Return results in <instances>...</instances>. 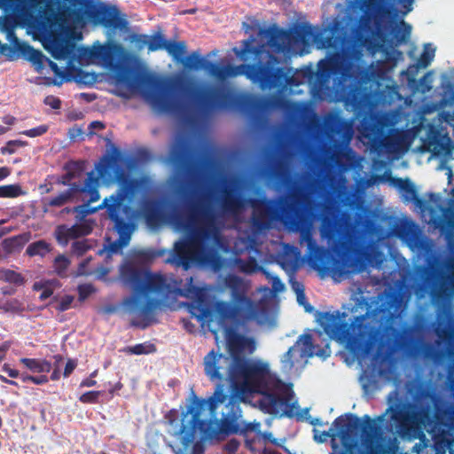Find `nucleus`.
Wrapping results in <instances>:
<instances>
[{
  "label": "nucleus",
  "mask_w": 454,
  "mask_h": 454,
  "mask_svg": "<svg viewBox=\"0 0 454 454\" xmlns=\"http://www.w3.org/2000/svg\"><path fill=\"white\" fill-rule=\"evenodd\" d=\"M286 194L278 199L245 198L232 184L224 182L217 200L223 214L236 215L247 203L252 207L251 223L259 231L269 230L274 222H281L289 231L300 233V245L306 244L309 264L320 273L359 271L372 258V244L363 235L354 232V225L346 211L325 206L320 218V234L331 245L333 253L319 246L313 231L304 225L309 195L316 188V180L307 173L292 175L285 165L271 171Z\"/></svg>",
  "instance_id": "1"
},
{
  "label": "nucleus",
  "mask_w": 454,
  "mask_h": 454,
  "mask_svg": "<svg viewBox=\"0 0 454 454\" xmlns=\"http://www.w3.org/2000/svg\"><path fill=\"white\" fill-rule=\"evenodd\" d=\"M270 372L267 363L258 359L247 358L239 353L234 356L233 380L231 385V395L228 398L224 411H222V418L204 420L200 418V410L205 404V401H199L196 397L194 402L197 407H190L192 414L191 427L186 433L187 436H192L195 431L200 430L205 437L214 438L219 434L225 435L232 434H247L249 432H255L260 423L239 421L241 417L240 401L245 399L248 394L257 393L265 395L266 408L269 413L278 414L285 407L284 416L294 417V403H290V399L281 396L276 393H270Z\"/></svg>",
  "instance_id": "2"
},
{
  "label": "nucleus",
  "mask_w": 454,
  "mask_h": 454,
  "mask_svg": "<svg viewBox=\"0 0 454 454\" xmlns=\"http://www.w3.org/2000/svg\"><path fill=\"white\" fill-rule=\"evenodd\" d=\"M433 418L429 408L416 410L411 403L397 400L376 419L364 415L362 422L355 414L340 415L328 431L323 432V435L340 439L343 447L340 454H380L385 451L387 443L381 427L385 421L387 433L411 440L419 437L422 427L431 422Z\"/></svg>",
  "instance_id": "3"
},
{
  "label": "nucleus",
  "mask_w": 454,
  "mask_h": 454,
  "mask_svg": "<svg viewBox=\"0 0 454 454\" xmlns=\"http://www.w3.org/2000/svg\"><path fill=\"white\" fill-rule=\"evenodd\" d=\"M117 79L165 114H176L181 111L183 105L177 93L207 114L239 109L246 102L245 96L231 86L208 83L199 87L184 77L166 82L152 74L126 67L120 69Z\"/></svg>",
  "instance_id": "4"
},
{
  "label": "nucleus",
  "mask_w": 454,
  "mask_h": 454,
  "mask_svg": "<svg viewBox=\"0 0 454 454\" xmlns=\"http://www.w3.org/2000/svg\"><path fill=\"white\" fill-rule=\"evenodd\" d=\"M121 160V154L114 147L112 153L105 154L96 165L97 173L91 170L87 174L84 184H68L70 187L65 191L69 192V198L72 200L79 194H86L88 203H92L99 200L100 180L105 184L115 182L119 184L115 192L106 197L98 206V207H106L107 217L113 223V231L118 234V239L115 240L107 239L108 245L106 249L109 254H117L129 244L136 230V223L129 215V206L124 202H133L145 189V182L142 178L129 177L126 175L123 168L119 164Z\"/></svg>",
  "instance_id": "5"
},
{
  "label": "nucleus",
  "mask_w": 454,
  "mask_h": 454,
  "mask_svg": "<svg viewBox=\"0 0 454 454\" xmlns=\"http://www.w3.org/2000/svg\"><path fill=\"white\" fill-rule=\"evenodd\" d=\"M120 277L123 284L128 286L132 294L125 297L121 305L133 316L130 325L145 329L156 322V310L163 301L157 298H148L145 301L143 296L157 294L167 296L174 294L191 299L198 303L197 309L200 311V317L207 316V309L202 306L205 300V294L202 288L193 284L192 277L186 279L185 284L181 286L182 279H172L171 282L161 274L152 273L149 270L137 267L132 263H126L120 270Z\"/></svg>",
  "instance_id": "6"
},
{
  "label": "nucleus",
  "mask_w": 454,
  "mask_h": 454,
  "mask_svg": "<svg viewBox=\"0 0 454 454\" xmlns=\"http://www.w3.org/2000/svg\"><path fill=\"white\" fill-rule=\"evenodd\" d=\"M320 47L330 50L329 55L317 64V71L308 69L309 76L316 75L320 84L328 82L333 75L338 77V85L347 106L354 111L367 106L369 91L367 82L369 74L350 59L351 40L344 27L335 22L325 37L316 39Z\"/></svg>",
  "instance_id": "7"
},
{
  "label": "nucleus",
  "mask_w": 454,
  "mask_h": 454,
  "mask_svg": "<svg viewBox=\"0 0 454 454\" xmlns=\"http://www.w3.org/2000/svg\"><path fill=\"white\" fill-rule=\"evenodd\" d=\"M176 193L183 200V207H175L170 213V223L178 230L187 231V240H179L175 244L172 262L188 270L193 262L209 264L215 255L207 251L204 241L211 235L216 220V214L204 200H194L185 185H180Z\"/></svg>",
  "instance_id": "8"
},
{
  "label": "nucleus",
  "mask_w": 454,
  "mask_h": 454,
  "mask_svg": "<svg viewBox=\"0 0 454 454\" xmlns=\"http://www.w3.org/2000/svg\"><path fill=\"white\" fill-rule=\"evenodd\" d=\"M258 35L265 42L254 45L255 38L250 35L247 39L241 41L239 48L233 49L237 58L244 63L238 66L228 65V71L229 77L244 75L252 82L259 84L263 90L270 52H289L299 43L310 38L313 35V29L310 26H303L292 30L273 24L268 27L260 28Z\"/></svg>",
  "instance_id": "9"
},
{
  "label": "nucleus",
  "mask_w": 454,
  "mask_h": 454,
  "mask_svg": "<svg viewBox=\"0 0 454 454\" xmlns=\"http://www.w3.org/2000/svg\"><path fill=\"white\" fill-rule=\"evenodd\" d=\"M413 247L424 256V264L414 267L417 278L431 289L433 301L438 304L450 301L454 297V275L448 274L446 270L454 268V259L446 263L435 251L432 240L425 237L415 238Z\"/></svg>",
  "instance_id": "10"
},
{
  "label": "nucleus",
  "mask_w": 454,
  "mask_h": 454,
  "mask_svg": "<svg viewBox=\"0 0 454 454\" xmlns=\"http://www.w3.org/2000/svg\"><path fill=\"white\" fill-rule=\"evenodd\" d=\"M246 348L251 352L254 350V339L237 335L229 340L230 356L212 349L203 358L204 373L216 385L213 395L208 398V409L212 416H215L218 405L229 398L224 387H231L233 380L234 356H239L240 351Z\"/></svg>",
  "instance_id": "11"
},
{
  "label": "nucleus",
  "mask_w": 454,
  "mask_h": 454,
  "mask_svg": "<svg viewBox=\"0 0 454 454\" xmlns=\"http://www.w3.org/2000/svg\"><path fill=\"white\" fill-rule=\"evenodd\" d=\"M347 317L345 312H319L317 321L324 332L333 340L346 342L348 349L356 355H366L372 347L376 330L366 322L368 313L355 317L351 324L341 319Z\"/></svg>",
  "instance_id": "12"
},
{
  "label": "nucleus",
  "mask_w": 454,
  "mask_h": 454,
  "mask_svg": "<svg viewBox=\"0 0 454 454\" xmlns=\"http://www.w3.org/2000/svg\"><path fill=\"white\" fill-rule=\"evenodd\" d=\"M170 161L176 170L187 178L189 186L197 188L205 179L211 167V160L206 155L196 154L185 144L176 145L170 152Z\"/></svg>",
  "instance_id": "13"
},
{
  "label": "nucleus",
  "mask_w": 454,
  "mask_h": 454,
  "mask_svg": "<svg viewBox=\"0 0 454 454\" xmlns=\"http://www.w3.org/2000/svg\"><path fill=\"white\" fill-rule=\"evenodd\" d=\"M395 0H361L363 14L359 20L361 29L369 32L374 26L380 39L386 42L389 36V27L385 18L392 13V4Z\"/></svg>",
  "instance_id": "14"
},
{
  "label": "nucleus",
  "mask_w": 454,
  "mask_h": 454,
  "mask_svg": "<svg viewBox=\"0 0 454 454\" xmlns=\"http://www.w3.org/2000/svg\"><path fill=\"white\" fill-rule=\"evenodd\" d=\"M364 137L369 140L371 150L379 155H382L384 153L393 154L401 150L405 151L410 146L406 131L391 129L387 133L384 127L380 124H372Z\"/></svg>",
  "instance_id": "15"
},
{
  "label": "nucleus",
  "mask_w": 454,
  "mask_h": 454,
  "mask_svg": "<svg viewBox=\"0 0 454 454\" xmlns=\"http://www.w3.org/2000/svg\"><path fill=\"white\" fill-rule=\"evenodd\" d=\"M286 53L270 52L268 57V66L266 70L263 90L277 89L282 90L287 86H299L301 82L295 76V72L292 67H280L282 59L278 55H287Z\"/></svg>",
  "instance_id": "16"
},
{
  "label": "nucleus",
  "mask_w": 454,
  "mask_h": 454,
  "mask_svg": "<svg viewBox=\"0 0 454 454\" xmlns=\"http://www.w3.org/2000/svg\"><path fill=\"white\" fill-rule=\"evenodd\" d=\"M84 14L94 25H100L112 30L127 28L128 21L115 5L106 4H86Z\"/></svg>",
  "instance_id": "17"
},
{
  "label": "nucleus",
  "mask_w": 454,
  "mask_h": 454,
  "mask_svg": "<svg viewBox=\"0 0 454 454\" xmlns=\"http://www.w3.org/2000/svg\"><path fill=\"white\" fill-rule=\"evenodd\" d=\"M224 286L230 291L231 301L260 316L262 308L248 295L250 285L241 277L229 273L223 278Z\"/></svg>",
  "instance_id": "18"
},
{
  "label": "nucleus",
  "mask_w": 454,
  "mask_h": 454,
  "mask_svg": "<svg viewBox=\"0 0 454 454\" xmlns=\"http://www.w3.org/2000/svg\"><path fill=\"white\" fill-rule=\"evenodd\" d=\"M92 231L93 223L84 220L83 222L75 223L70 227L67 224L58 225L53 235L59 245L66 247L70 240L87 236L90 234Z\"/></svg>",
  "instance_id": "19"
},
{
  "label": "nucleus",
  "mask_w": 454,
  "mask_h": 454,
  "mask_svg": "<svg viewBox=\"0 0 454 454\" xmlns=\"http://www.w3.org/2000/svg\"><path fill=\"white\" fill-rule=\"evenodd\" d=\"M123 48L117 43H111L106 45H99L91 51V56L101 60L110 69L120 67L121 56Z\"/></svg>",
  "instance_id": "20"
},
{
  "label": "nucleus",
  "mask_w": 454,
  "mask_h": 454,
  "mask_svg": "<svg viewBox=\"0 0 454 454\" xmlns=\"http://www.w3.org/2000/svg\"><path fill=\"white\" fill-rule=\"evenodd\" d=\"M215 309L218 316L223 320L237 319L251 321L259 317V316L253 313L252 310L246 309L242 306L233 302L218 301Z\"/></svg>",
  "instance_id": "21"
},
{
  "label": "nucleus",
  "mask_w": 454,
  "mask_h": 454,
  "mask_svg": "<svg viewBox=\"0 0 454 454\" xmlns=\"http://www.w3.org/2000/svg\"><path fill=\"white\" fill-rule=\"evenodd\" d=\"M165 51L177 62L181 63L184 68L193 70L197 59L200 55L197 51H193L190 56L184 57L186 53L187 46L184 41H168L165 46Z\"/></svg>",
  "instance_id": "22"
},
{
  "label": "nucleus",
  "mask_w": 454,
  "mask_h": 454,
  "mask_svg": "<svg viewBox=\"0 0 454 454\" xmlns=\"http://www.w3.org/2000/svg\"><path fill=\"white\" fill-rule=\"evenodd\" d=\"M200 69L207 71L211 75L218 78L219 80H224L229 77L228 65L220 66L219 64L209 61L201 56L200 59H197V63H195L193 70Z\"/></svg>",
  "instance_id": "23"
},
{
  "label": "nucleus",
  "mask_w": 454,
  "mask_h": 454,
  "mask_svg": "<svg viewBox=\"0 0 454 454\" xmlns=\"http://www.w3.org/2000/svg\"><path fill=\"white\" fill-rule=\"evenodd\" d=\"M392 183L398 189L403 192L404 201L411 202L414 200L417 204H421L423 202L422 200L418 197L416 188L409 179L395 177L392 179Z\"/></svg>",
  "instance_id": "24"
},
{
  "label": "nucleus",
  "mask_w": 454,
  "mask_h": 454,
  "mask_svg": "<svg viewBox=\"0 0 454 454\" xmlns=\"http://www.w3.org/2000/svg\"><path fill=\"white\" fill-rule=\"evenodd\" d=\"M136 42L139 44L146 45L149 51H156L159 50H165L168 40L164 38V35L158 32L151 36L146 35H137Z\"/></svg>",
  "instance_id": "25"
},
{
  "label": "nucleus",
  "mask_w": 454,
  "mask_h": 454,
  "mask_svg": "<svg viewBox=\"0 0 454 454\" xmlns=\"http://www.w3.org/2000/svg\"><path fill=\"white\" fill-rule=\"evenodd\" d=\"M233 265L242 273L251 275L253 273L262 271L269 276V273L258 264L257 260L250 256L247 260L236 257L233 260Z\"/></svg>",
  "instance_id": "26"
},
{
  "label": "nucleus",
  "mask_w": 454,
  "mask_h": 454,
  "mask_svg": "<svg viewBox=\"0 0 454 454\" xmlns=\"http://www.w3.org/2000/svg\"><path fill=\"white\" fill-rule=\"evenodd\" d=\"M84 168L83 161H69L67 162L64 166V169L66 173L60 177L59 180V184L63 185L70 184V182L78 177Z\"/></svg>",
  "instance_id": "27"
},
{
  "label": "nucleus",
  "mask_w": 454,
  "mask_h": 454,
  "mask_svg": "<svg viewBox=\"0 0 454 454\" xmlns=\"http://www.w3.org/2000/svg\"><path fill=\"white\" fill-rule=\"evenodd\" d=\"M27 4L28 7V13L27 16L18 17L11 12L4 11V12L6 15L0 18V28L2 31L7 32V33H12L15 27L16 22L25 21V20H27L29 18H31L32 12L30 10V5H29L27 0Z\"/></svg>",
  "instance_id": "28"
},
{
  "label": "nucleus",
  "mask_w": 454,
  "mask_h": 454,
  "mask_svg": "<svg viewBox=\"0 0 454 454\" xmlns=\"http://www.w3.org/2000/svg\"><path fill=\"white\" fill-rule=\"evenodd\" d=\"M20 362L33 373L50 372L51 370V363L46 359L22 357Z\"/></svg>",
  "instance_id": "29"
},
{
  "label": "nucleus",
  "mask_w": 454,
  "mask_h": 454,
  "mask_svg": "<svg viewBox=\"0 0 454 454\" xmlns=\"http://www.w3.org/2000/svg\"><path fill=\"white\" fill-rule=\"evenodd\" d=\"M0 9L11 12L18 17L27 16L28 13L27 0H0Z\"/></svg>",
  "instance_id": "30"
},
{
  "label": "nucleus",
  "mask_w": 454,
  "mask_h": 454,
  "mask_svg": "<svg viewBox=\"0 0 454 454\" xmlns=\"http://www.w3.org/2000/svg\"><path fill=\"white\" fill-rule=\"evenodd\" d=\"M51 249L52 247L49 242L44 239H40L30 243L26 249V254L30 257L40 256L43 258L49 254Z\"/></svg>",
  "instance_id": "31"
},
{
  "label": "nucleus",
  "mask_w": 454,
  "mask_h": 454,
  "mask_svg": "<svg viewBox=\"0 0 454 454\" xmlns=\"http://www.w3.org/2000/svg\"><path fill=\"white\" fill-rule=\"evenodd\" d=\"M71 47L63 40H54L51 46V56L55 59H65L71 54Z\"/></svg>",
  "instance_id": "32"
},
{
  "label": "nucleus",
  "mask_w": 454,
  "mask_h": 454,
  "mask_svg": "<svg viewBox=\"0 0 454 454\" xmlns=\"http://www.w3.org/2000/svg\"><path fill=\"white\" fill-rule=\"evenodd\" d=\"M392 32L394 33V37L396 41V44H400L405 42L411 35V26L405 21L402 20L400 22V26H395Z\"/></svg>",
  "instance_id": "33"
},
{
  "label": "nucleus",
  "mask_w": 454,
  "mask_h": 454,
  "mask_svg": "<svg viewBox=\"0 0 454 454\" xmlns=\"http://www.w3.org/2000/svg\"><path fill=\"white\" fill-rule=\"evenodd\" d=\"M0 280L16 286H22L25 283L24 277L12 270H0Z\"/></svg>",
  "instance_id": "34"
},
{
  "label": "nucleus",
  "mask_w": 454,
  "mask_h": 454,
  "mask_svg": "<svg viewBox=\"0 0 454 454\" xmlns=\"http://www.w3.org/2000/svg\"><path fill=\"white\" fill-rule=\"evenodd\" d=\"M156 346L149 341L129 346L126 351L132 355H148L156 352Z\"/></svg>",
  "instance_id": "35"
},
{
  "label": "nucleus",
  "mask_w": 454,
  "mask_h": 454,
  "mask_svg": "<svg viewBox=\"0 0 454 454\" xmlns=\"http://www.w3.org/2000/svg\"><path fill=\"white\" fill-rule=\"evenodd\" d=\"M435 49L427 43L424 46V50L418 59L417 65L419 67L427 68L434 58Z\"/></svg>",
  "instance_id": "36"
},
{
  "label": "nucleus",
  "mask_w": 454,
  "mask_h": 454,
  "mask_svg": "<svg viewBox=\"0 0 454 454\" xmlns=\"http://www.w3.org/2000/svg\"><path fill=\"white\" fill-rule=\"evenodd\" d=\"M23 194L24 192L19 184L0 185V198H18Z\"/></svg>",
  "instance_id": "37"
},
{
  "label": "nucleus",
  "mask_w": 454,
  "mask_h": 454,
  "mask_svg": "<svg viewBox=\"0 0 454 454\" xmlns=\"http://www.w3.org/2000/svg\"><path fill=\"white\" fill-rule=\"evenodd\" d=\"M93 247L92 241L90 239H82L73 242L71 246V252L73 254L80 257L82 256L87 251Z\"/></svg>",
  "instance_id": "38"
},
{
  "label": "nucleus",
  "mask_w": 454,
  "mask_h": 454,
  "mask_svg": "<svg viewBox=\"0 0 454 454\" xmlns=\"http://www.w3.org/2000/svg\"><path fill=\"white\" fill-rule=\"evenodd\" d=\"M298 351L296 346H292L283 355L281 358L282 369L284 371L289 372L291 371L295 364L294 353Z\"/></svg>",
  "instance_id": "39"
},
{
  "label": "nucleus",
  "mask_w": 454,
  "mask_h": 454,
  "mask_svg": "<svg viewBox=\"0 0 454 454\" xmlns=\"http://www.w3.org/2000/svg\"><path fill=\"white\" fill-rule=\"evenodd\" d=\"M30 239V232H25L17 236L12 237L10 239L4 240V243L11 247V248H20L22 247L27 242L29 241Z\"/></svg>",
  "instance_id": "40"
},
{
  "label": "nucleus",
  "mask_w": 454,
  "mask_h": 454,
  "mask_svg": "<svg viewBox=\"0 0 454 454\" xmlns=\"http://www.w3.org/2000/svg\"><path fill=\"white\" fill-rule=\"evenodd\" d=\"M70 265L69 259L64 254H59L54 260V269L57 274L63 277Z\"/></svg>",
  "instance_id": "41"
},
{
  "label": "nucleus",
  "mask_w": 454,
  "mask_h": 454,
  "mask_svg": "<svg viewBox=\"0 0 454 454\" xmlns=\"http://www.w3.org/2000/svg\"><path fill=\"white\" fill-rule=\"evenodd\" d=\"M90 203L82 204L76 206L73 208V212L76 213V218L78 220H82L84 217H86L90 214L95 213L98 209H103L104 207H90Z\"/></svg>",
  "instance_id": "42"
},
{
  "label": "nucleus",
  "mask_w": 454,
  "mask_h": 454,
  "mask_svg": "<svg viewBox=\"0 0 454 454\" xmlns=\"http://www.w3.org/2000/svg\"><path fill=\"white\" fill-rule=\"evenodd\" d=\"M328 126L331 131L336 134H340L344 129L349 128V124L347 121L337 116L332 118Z\"/></svg>",
  "instance_id": "43"
},
{
  "label": "nucleus",
  "mask_w": 454,
  "mask_h": 454,
  "mask_svg": "<svg viewBox=\"0 0 454 454\" xmlns=\"http://www.w3.org/2000/svg\"><path fill=\"white\" fill-rule=\"evenodd\" d=\"M45 62L48 64L49 67L51 68V70L54 73V74L57 76V77H59L61 78V80L59 82H54V84L56 85H60L62 84L63 81L66 80V81H69L70 79H67V74L65 71H63L56 62L51 60L50 59H45Z\"/></svg>",
  "instance_id": "44"
},
{
  "label": "nucleus",
  "mask_w": 454,
  "mask_h": 454,
  "mask_svg": "<svg viewBox=\"0 0 454 454\" xmlns=\"http://www.w3.org/2000/svg\"><path fill=\"white\" fill-rule=\"evenodd\" d=\"M73 200L69 198V192H63L58 196L50 199L47 202V205L50 207H59Z\"/></svg>",
  "instance_id": "45"
},
{
  "label": "nucleus",
  "mask_w": 454,
  "mask_h": 454,
  "mask_svg": "<svg viewBox=\"0 0 454 454\" xmlns=\"http://www.w3.org/2000/svg\"><path fill=\"white\" fill-rule=\"evenodd\" d=\"M101 394H102L101 391H95V390L88 391V392H85L84 394H82L79 397V401L82 403H90V404L98 403V398L101 395Z\"/></svg>",
  "instance_id": "46"
},
{
  "label": "nucleus",
  "mask_w": 454,
  "mask_h": 454,
  "mask_svg": "<svg viewBox=\"0 0 454 454\" xmlns=\"http://www.w3.org/2000/svg\"><path fill=\"white\" fill-rule=\"evenodd\" d=\"M300 340L302 341V345H303V348H304V350L300 351V356L302 357L303 356V353L305 351H309L310 354H312V352L314 350L312 336L310 334H303V335L300 336L299 340L297 341V343Z\"/></svg>",
  "instance_id": "47"
},
{
  "label": "nucleus",
  "mask_w": 454,
  "mask_h": 454,
  "mask_svg": "<svg viewBox=\"0 0 454 454\" xmlns=\"http://www.w3.org/2000/svg\"><path fill=\"white\" fill-rule=\"evenodd\" d=\"M48 131L47 125H40L35 128L26 129L21 132L22 135H25L29 137H40L45 134Z\"/></svg>",
  "instance_id": "48"
},
{
  "label": "nucleus",
  "mask_w": 454,
  "mask_h": 454,
  "mask_svg": "<svg viewBox=\"0 0 454 454\" xmlns=\"http://www.w3.org/2000/svg\"><path fill=\"white\" fill-rule=\"evenodd\" d=\"M73 301H74V296L65 295L59 301V304L56 307V309L60 312L66 311L70 309Z\"/></svg>",
  "instance_id": "49"
},
{
  "label": "nucleus",
  "mask_w": 454,
  "mask_h": 454,
  "mask_svg": "<svg viewBox=\"0 0 454 454\" xmlns=\"http://www.w3.org/2000/svg\"><path fill=\"white\" fill-rule=\"evenodd\" d=\"M447 385H448L450 391L451 392V395L454 397V363H451L448 366Z\"/></svg>",
  "instance_id": "50"
},
{
  "label": "nucleus",
  "mask_w": 454,
  "mask_h": 454,
  "mask_svg": "<svg viewBox=\"0 0 454 454\" xmlns=\"http://www.w3.org/2000/svg\"><path fill=\"white\" fill-rule=\"evenodd\" d=\"M239 447V442L237 439H231L226 442L223 449L227 452V454H236Z\"/></svg>",
  "instance_id": "51"
},
{
  "label": "nucleus",
  "mask_w": 454,
  "mask_h": 454,
  "mask_svg": "<svg viewBox=\"0 0 454 454\" xmlns=\"http://www.w3.org/2000/svg\"><path fill=\"white\" fill-rule=\"evenodd\" d=\"M44 104L52 109L58 110L61 107V100L54 96H48L44 98Z\"/></svg>",
  "instance_id": "52"
},
{
  "label": "nucleus",
  "mask_w": 454,
  "mask_h": 454,
  "mask_svg": "<svg viewBox=\"0 0 454 454\" xmlns=\"http://www.w3.org/2000/svg\"><path fill=\"white\" fill-rule=\"evenodd\" d=\"M77 366V361L74 359H68L63 372L65 378L70 376Z\"/></svg>",
  "instance_id": "53"
},
{
  "label": "nucleus",
  "mask_w": 454,
  "mask_h": 454,
  "mask_svg": "<svg viewBox=\"0 0 454 454\" xmlns=\"http://www.w3.org/2000/svg\"><path fill=\"white\" fill-rule=\"evenodd\" d=\"M450 411H451L450 407H442L438 404H435L434 417L437 419H441V418L446 417L447 415H449L450 413Z\"/></svg>",
  "instance_id": "54"
},
{
  "label": "nucleus",
  "mask_w": 454,
  "mask_h": 454,
  "mask_svg": "<svg viewBox=\"0 0 454 454\" xmlns=\"http://www.w3.org/2000/svg\"><path fill=\"white\" fill-rule=\"evenodd\" d=\"M422 442L423 444L419 442L414 446L417 454H424V452L427 453L428 450H433L434 449V445L429 444L427 442H424L423 441Z\"/></svg>",
  "instance_id": "55"
},
{
  "label": "nucleus",
  "mask_w": 454,
  "mask_h": 454,
  "mask_svg": "<svg viewBox=\"0 0 454 454\" xmlns=\"http://www.w3.org/2000/svg\"><path fill=\"white\" fill-rule=\"evenodd\" d=\"M45 59L47 58L40 51L33 50L31 59L34 63L42 66L45 62Z\"/></svg>",
  "instance_id": "56"
},
{
  "label": "nucleus",
  "mask_w": 454,
  "mask_h": 454,
  "mask_svg": "<svg viewBox=\"0 0 454 454\" xmlns=\"http://www.w3.org/2000/svg\"><path fill=\"white\" fill-rule=\"evenodd\" d=\"M78 291L79 298L84 300L91 294L92 286L90 285L80 286Z\"/></svg>",
  "instance_id": "57"
},
{
  "label": "nucleus",
  "mask_w": 454,
  "mask_h": 454,
  "mask_svg": "<svg viewBox=\"0 0 454 454\" xmlns=\"http://www.w3.org/2000/svg\"><path fill=\"white\" fill-rule=\"evenodd\" d=\"M14 143L12 141H8L4 146L1 148L2 154H12L16 152V146H14Z\"/></svg>",
  "instance_id": "58"
},
{
  "label": "nucleus",
  "mask_w": 454,
  "mask_h": 454,
  "mask_svg": "<svg viewBox=\"0 0 454 454\" xmlns=\"http://www.w3.org/2000/svg\"><path fill=\"white\" fill-rule=\"evenodd\" d=\"M3 372H6L9 377L16 379L20 376V372L16 369L11 368L9 364H4L2 368Z\"/></svg>",
  "instance_id": "59"
},
{
  "label": "nucleus",
  "mask_w": 454,
  "mask_h": 454,
  "mask_svg": "<svg viewBox=\"0 0 454 454\" xmlns=\"http://www.w3.org/2000/svg\"><path fill=\"white\" fill-rule=\"evenodd\" d=\"M294 288L297 294V301L300 304H304L303 301L305 300L303 287L299 283L295 282L294 285Z\"/></svg>",
  "instance_id": "60"
},
{
  "label": "nucleus",
  "mask_w": 454,
  "mask_h": 454,
  "mask_svg": "<svg viewBox=\"0 0 454 454\" xmlns=\"http://www.w3.org/2000/svg\"><path fill=\"white\" fill-rule=\"evenodd\" d=\"M12 346V341L6 340L0 345V362L3 361L6 356L7 351Z\"/></svg>",
  "instance_id": "61"
},
{
  "label": "nucleus",
  "mask_w": 454,
  "mask_h": 454,
  "mask_svg": "<svg viewBox=\"0 0 454 454\" xmlns=\"http://www.w3.org/2000/svg\"><path fill=\"white\" fill-rule=\"evenodd\" d=\"M48 381H49L48 376L45 374H41L38 376H34L32 383L36 384V385H43V384H46Z\"/></svg>",
  "instance_id": "62"
},
{
  "label": "nucleus",
  "mask_w": 454,
  "mask_h": 454,
  "mask_svg": "<svg viewBox=\"0 0 454 454\" xmlns=\"http://www.w3.org/2000/svg\"><path fill=\"white\" fill-rule=\"evenodd\" d=\"M97 384V381L95 380H92L91 378H87L82 380L80 383V387H94Z\"/></svg>",
  "instance_id": "63"
},
{
  "label": "nucleus",
  "mask_w": 454,
  "mask_h": 454,
  "mask_svg": "<svg viewBox=\"0 0 454 454\" xmlns=\"http://www.w3.org/2000/svg\"><path fill=\"white\" fill-rule=\"evenodd\" d=\"M272 286L276 291H280L284 287V285L282 284V282L278 277H273L272 278Z\"/></svg>",
  "instance_id": "64"
}]
</instances>
